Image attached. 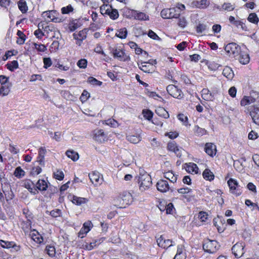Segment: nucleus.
Returning a JSON list of instances; mask_svg holds the SVG:
<instances>
[{
  "label": "nucleus",
  "mask_w": 259,
  "mask_h": 259,
  "mask_svg": "<svg viewBox=\"0 0 259 259\" xmlns=\"http://www.w3.org/2000/svg\"><path fill=\"white\" fill-rule=\"evenodd\" d=\"M5 197L7 201L12 200L14 197V194L11 190V187L9 183L1 179L0 201H4Z\"/></svg>",
  "instance_id": "nucleus-1"
},
{
  "label": "nucleus",
  "mask_w": 259,
  "mask_h": 259,
  "mask_svg": "<svg viewBox=\"0 0 259 259\" xmlns=\"http://www.w3.org/2000/svg\"><path fill=\"white\" fill-rule=\"evenodd\" d=\"M135 181L139 184V189L141 191L148 189L152 185L150 176L147 172L140 173L139 176L135 177Z\"/></svg>",
  "instance_id": "nucleus-2"
},
{
  "label": "nucleus",
  "mask_w": 259,
  "mask_h": 259,
  "mask_svg": "<svg viewBox=\"0 0 259 259\" xmlns=\"http://www.w3.org/2000/svg\"><path fill=\"white\" fill-rule=\"evenodd\" d=\"M219 247L218 243L215 240L207 239L203 244V249L205 252L209 253H214Z\"/></svg>",
  "instance_id": "nucleus-3"
},
{
  "label": "nucleus",
  "mask_w": 259,
  "mask_h": 259,
  "mask_svg": "<svg viewBox=\"0 0 259 259\" xmlns=\"http://www.w3.org/2000/svg\"><path fill=\"white\" fill-rule=\"evenodd\" d=\"M240 50V47L234 42L228 44L225 47V50L226 53L229 56L234 58L237 57L239 55Z\"/></svg>",
  "instance_id": "nucleus-4"
},
{
  "label": "nucleus",
  "mask_w": 259,
  "mask_h": 259,
  "mask_svg": "<svg viewBox=\"0 0 259 259\" xmlns=\"http://www.w3.org/2000/svg\"><path fill=\"white\" fill-rule=\"evenodd\" d=\"M110 53L113 55L114 58L118 59L120 61H125L130 59V57L125 55L124 52L121 49L119 48H110Z\"/></svg>",
  "instance_id": "nucleus-5"
},
{
  "label": "nucleus",
  "mask_w": 259,
  "mask_h": 259,
  "mask_svg": "<svg viewBox=\"0 0 259 259\" xmlns=\"http://www.w3.org/2000/svg\"><path fill=\"white\" fill-rule=\"evenodd\" d=\"M180 14L177 13L175 8L170 9H164L161 12V16L164 19L177 18L180 16Z\"/></svg>",
  "instance_id": "nucleus-6"
},
{
  "label": "nucleus",
  "mask_w": 259,
  "mask_h": 259,
  "mask_svg": "<svg viewBox=\"0 0 259 259\" xmlns=\"http://www.w3.org/2000/svg\"><path fill=\"white\" fill-rule=\"evenodd\" d=\"M244 247V243L237 242L232 247V253L236 257L240 258L245 253Z\"/></svg>",
  "instance_id": "nucleus-7"
},
{
  "label": "nucleus",
  "mask_w": 259,
  "mask_h": 259,
  "mask_svg": "<svg viewBox=\"0 0 259 259\" xmlns=\"http://www.w3.org/2000/svg\"><path fill=\"white\" fill-rule=\"evenodd\" d=\"M166 90L168 93L175 98L181 99L183 97V93L181 90L177 87L170 84L166 87Z\"/></svg>",
  "instance_id": "nucleus-8"
},
{
  "label": "nucleus",
  "mask_w": 259,
  "mask_h": 259,
  "mask_svg": "<svg viewBox=\"0 0 259 259\" xmlns=\"http://www.w3.org/2000/svg\"><path fill=\"white\" fill-rule=\"evenodd\" d=\"M89 177L91 182L96 186L100 185L103 181L102 176L97 171H93L89 174Z\"/></svg>",
  "instance_id": "nucleus-9"
},
{
  "label": "nucleus",
  "mask_w": 259,
  "mask_h": 259,
  "mask_svg": "<svg viewBox=\"0 0 259 259\" xmlns=\"http://www.w3.org/2000/svg\"><path fill=\"white\" fill-rule=\"evenodd\" d=\"M57 13L56 11H49L44 12L42 16L49 21H51L55 23L60 22L61 19L56 17Z\"/></svg>",
  "instance_id": "nucleus-10"
},
{
  "label": "nucleus",
  "mask_w": 259,
  "mask_h": 259,
  "mask_svg": "<svg viewBox=\"0 0 259 259\" xmlns=\"http://www.w3.org/2000/svg\"><path fill=\"white\" fill-rule=\"evenodd\" d=\"M93 139L97 142L102 143L107 141V135L103 130H96L94 131Z\"/></svg>",
  "instance_id": "nucleus-11"
},
{
  "label": "nucleus",
  "mask_w": 259,
  "mask_h": 259,
  "mask_svg": "<svg viewBox=\"0 0 259 259\" xmlns=\"http://www.w3.org/2000/svg\"><path fill=\"white\" fill-rule=\"evenodd\" d=\"M157 243L159 247L163 248H167L172 246V240L170 239L166 240L162 235L157 238Z\"/></svg>",
  "instance_id": "nucleus-12"
},
{
  "label": "nucleus",
  "mask_w": 259,
  "mask_h": 259,
  "mask_svg": "<svg viewBox=\"0 0 259 259\" xmlns=\"http://www.w3.org/2000/svg\"><path fill=\"white\" fill-rule=\"evenodd\" d=\"M156 186L157 190L161 192H166L169 189L168 182L165 180H159L157 183Z\"/></svg>",
  "instance_id": "nucleus-13"
},
{
  "label": "nucleus",
  "mask_w": 259,
  "mask_h": 259,
  "mask_svg": "<svg viewBox=\"0 0 259 259\" xmlns=\"http://www.w3.org/2000/svg\"><path fill=\"white\" fill-rule=\"evenodd\" d=\"M132 16L134 17L135 19L145 21L149 19V16L145 13L140 12L137 11L132 10L131 12Z\"/></svg>",
  "instance_id": "nucleus-14"
},
{
  "label": "nucleus",
  "mask_w": 259,
  "mask_h": 259,
  "mask_svg": "<svg viewBox=\"0 0 259 259\" xmlns=\"http://www.w3.org/2000/svg\"><path fill=\"white\" fill-rule=\"evenodd\" d=\"M23 186L27 189L31 193L34 194L37 192L35 184L30 180H25L23 182Z\"/></svg>",
  "instance_id": "nucleus-15"
},
{
  "label": "nucleus",
  "mask_w": 259,
  "mask_h": 259,
  "mask_svg": "<svg viewBox=\"0 0 259 259\" xmlns=\"http://www.w3.org/2000/svg\"><path fill=\"white\" fill-rule=\"evenodd\" d=\"M237 57L239 62L242 64H247L249 62L250 58L249 55L245 52L240 50L239 54Z\"/></svg>",
  "instance_id": "nucleus-16"
},
{
  "label": "nucleus",
  "mask_w": 259,
  "mask_h": 259,
  "mask_svg": "<svg viewBox=\"0 0 259 259\" xmlns=\"http://www.w3.org/2000/svg\"><path fill=\"white\" fill-rule=\"evenodd\" d=\"M120 195L121 196V198H122V201L124 206L129 205L132 202L133 198L130 193L124 192L120 194Z\"/></svg>",
  "instance_id": "nucleus-17"
},
{
  "label": "nucleus",
  "mask_w": 259,
  "mask_h": 259,
  "mask_svg": "<svg viewBox=\"0 0 259 259\" xmlns=\"http://www.w3.org/2000/svg\"><path fill=\"white\" fill-rule=\"evenodd\" d=\"M143 64H144V62H142L141 64H139V63H138V65L139 68L144 72L149 73H152L154 71L155 67L152 66V65H146Z\"/></svg>",
  "instance_id": "nucleus-18"
},
{
  "label": "nucleus",
  "mask_w": 259,
  "mask_h": 259,
  "mask_svg": "<svg viewBox=\"0 0 259 259\" xmlns=\"http://www.w3.org/2000/svg\"><path fill=\"white\" fill-rule=\"evenodd\" d=\"M167 148L168 150L175 152L178 157H180L182 156L181 151L175 142H172L168 143Z\"/></svg>",
  "instance_id": "nucleus-19"
},
{
  "label": "nucleus",
  "mask_w": 259,
  "mask_h": 259,
  "mask_svg": "<svg viewBox=\"0 0 259 259\" xmlns=\"http://www.w3.org/2000/svg\"><path fill=\"white\" fill-rule=\"evenodd\" d=\"M186 166L185 169L186 170L191 174H198L199 171V168L197 165L194 163H189L188 164H185Z\"/></svg>",
  "instance_id": "nucleus-20"
},
{
  "label": "nucleus",
  "mask_w": 259,
  "mask_h": 259,
  "mask_svg": "<svg viewBox=\"0 0 259 259\" xmlns=\"http://www.w3.org/2000/svg\"><path fill=\"white\" fill-rule=\"evenodd\" d=\"M250 115L253 122L256 125H259V108H254L251 111H250Z\"/></svg>",
  "instance_id": "nucleus-21"
},
{
  "label": "nucleus",
  "mask_w": 259,
  "mask_h": 259,
  "mask_svg": "<svg viewBox=\"0 0 259 259\" xmlns=\"http://www.w3.org/2000/svg\"><path fill=\"white\" fill-rule=\"evenodd\" d=\"M205 151L208 155L212 156L213 154H215V146L212 143H206L205 146Z\"/></svg>",
  "instance_id": "nucleus-22"
},
{
  "label": "nucleus",
  "mask_w": 259,
  "mask_h": 259,
  "mask_svg": "<svg viewBox=\"0 0 259 259\" xmlns=\"http://www.w3.org/2000/svg\"><path fill=\"white\" fill-rule=\"evenodd\" d=\"M73 38L75 39L82 41L87 37V30L85 29L79 31L78 33H74L73 34Z\"/></svg>",
  "instance_id": "nucleus-23"
},
{
  "label": "nucleus",
  "mask_w": 259,
  "mask_h": 259,
  "mask_svg": "<svg viewBox=\"0 0 259 259\" xmlns=\"http://www.w3.org/2000/svg\"><path fill=\"white\" fill-rule=\"evenodd\" d=\"M201 93L202 97L204 100L206 101H212L214 99L213 96L208 89H203Z\"/></svg>",
  "instance_id": "nucleus-24"
},
{
  "label": "nucleus",
  "mask_w": 259,
  "mask_h": 259,
  "mask_svg": "<svg viewBox=\"0 0 259 259\" xmlns=\"http://www.w3.org/2000/svg\"><path fill=\"white\" fill-rule=\"evenodd\" d=\"M12 86L11 83H7V84L2 85L0 88V96H6L9 94L10 92V89Z\"/></svg>",
  "instance_id": "nucleus-25"
},
{
  "label": "nucleus",
  "mask_w": 259,
  "mask_h": 259,
  "mask_svg": "<svg viewBox=\"0 0 259 259\" xmlns=\"http://www.w3.org/2000/svg\"><path fill=\"white\" fill-rule=\"evenodd\" d=\"M30 236L35 242L38 243H40L43 241L42 237L39 234L38 232L35 230H33L31 232Z\"/></svg>",
  "instance_id": "nucleus-26"
},
{
  "label": "nucleus",
  "mask_w": 259,
  "mask_h": 259,
  "mask_svg": "<svg viewBox=\"0 0 259 259\" xmlns=\"http://www.w3.org/2000/svg\"><path fill=\"white\" fill-rule=\"evenodd\" d=\"M156 113L159 116L167 118L169 117V114L168 112L163 107H157L155 110Z\"/></svg>",
  "instance_id": "nucleus-27"
},
{
  "label": "nucleus",
  "mask_w": 259,
  "mask_h": 259,
  "mask_svg": "<svg viewBox=\"0 0 259 259\" xmlns=\"http://www.w3.org/2000/svg\"><path fill=\"white\" fill-rule=\"evenodd\" d=\"M66 155L67 156L72 159L73 161H77L79 158V155L78 153L72 150H68L66 152Z\"/></svg>",
  "instance_id": "nucleus-28"
},
{
  "label": "nucleus",
  "mask_w": 259,
  "mask_h": 259,
  "mask_svg": "<svg viewBox=\"0 0 259 259\" xmlns=\"http://www.w3.org/2000/svg\"><path fill=\"white\" fill-rule=\"evenodd\" d=\"M164 177L168 180L170 182L175 183L177 180V175H175L171 171H168L164 173Z\"/></svg>",
  "instance_id": "nucleus-29"
},
{
  "label": "nucleus",
  "mask_w": 259,
  "mask_h": 259,
  "mask_svg": "<svg viewBox=\"0 0 259 259\" xmlns=\"http://www.w3.org/2000/svg\"><path fill=\"white\" fill-rule=\"evenodd\" d=\"M71 201L75 204L80 205L85 203L87 202V199L84 198L73 196L71 198Z\"/></svg>",
  "instance_id": "nucleus-30"
},
{
  "label": "nucleus",
  "mask_w": 259,
  "mask_h": 259,
  "mask_svg": "<svg viewBox=\"0 0 259 259\" xmlns=\"http://www.w3.org/2000/svg\"><path fill=\"white\" fill-rule=\"evenodd\" d=\"M127 141L133 144L138 143L141 141V137L140 135H129L126 136Z\"/></svg>",
  "instance_id": "nucleus-31"
},
{
  "label": "nucleus",
  "mask_w": 259,
  "mask_h": 259,
  "mask_svg": "<svg viewBox=\"0 0 259 259\" xmlns=\"http://www.w3.org/2000/svg\"><path fill=\"white\" fill-rule=\"evenodd\" d=\"M80 26L77 20H74L69 22L68 25V29L70 32H73Z\"/></svg>",
  "instance_id": "nucleus-32"
},
{
  "label": "nucleus",
  "mask_w": 259,
  "mask_h": 259,
  "mask_svg": "<svg viewBox=\"0 0 259 259\" xmlns=\"http://www.w3.org/2000/svg\"><path fill=\"white\" fill-rule=\"evenodd\" d=\"M36 187L40 191H46L48 188V184L45 180H39L36 184Z\"/></svg>",
  "instance_id": "nucleus-33"
},
{
  "label": "nucleus",
  "mask_w": 259,
  "mask_h": 259,
  "mask_svg": "<svg viewBox=\"0 0 259 259\" xmlns=\"http://www.w3.org/2000/svg\"><path fill=\"white\" fill-rule=\"evenodd\" d=\"M202 175L206 180L211 181L214 179V175L209 169H205L203 172Z\"/></svg>",
  "instance_id": "nucleus-34"
},
{
  "label": "nucleus",
  "mask_w": 259,
  "mask_h": 259,
  "mask_svg": "<svg viewBox=\"0 0 259 259\" xmlns=\"http://www.w3.org/2000/svg\"><path fill=\"white\" fill-rule=\"evenodd\" d=\"M121 196L120 194L117 197L114 199L113 203L114 205L119 208L125 207L123 202L122 201V198H121Z\"/></svg>",
  "instance_id": "nucleus-35"
},
{
  "label": "nucleus",
  "mask_w": 259,
  "mask_h": 259,
  "mask_svg": "<svg viewBox=\"0 0 259 259\" xmlns=\"http://www.w3.org/2000/svg\"><path fill=\"white\" fill-rule=\"evenodd\" d=\"M255 99L252 97L245 96L241 101L240 104L241 106H245L247 105L250 104L254 102Z\"/></svg>",
  "instance_id": "nucleus-36"
},
{
  "label": "nucleus",
  "mask_w": 259,
  "mask_h": 259,
  "mask_svg": "<svg viewBox=\"0 0 259 259\" xmlns=\"http://www.w3.org/2000/svg\"><path fill=\"white\" fill-rule=\"evenodd\" d=\"M223 74L228 79L232 78L234 75L232 70L229 67H226L224 69L223 71Z\"/></svg>",
  "instance_id": "nucleus-37"
},
{
  "label": "nucleus",
  "mask_w": 259,
  "mask_h": 259,
  "mask_svg": "<svg viewBox=\"0 0 259 259\" xmlns=\"http://www.w3.org/2000/svg\"><path fill=\"white\" fill-rule=\"evenodd\" d=\"M107 15L109 16L110 18L113 20H115L118 18L119 14L118 11L115 9H113L112 6L110 9L109 13Z\"/></svg>",
  "instance_id": "nucleus-38"
},
{
  "label": "nucleus",
  "mask_w": 259,
  "mask_h": 259,
  "mask_svg": "<svg viewBox=\"0 0 259 259\" xmlns=\"http://www.w3.org/2000/svg\"><path fill=\"white\" fill-rule=\"evenodd\" d=\"M25 171L21 168L20 166L17 167L14 172V175L17 178H21L25 176Z\"/></svg>",
  "instance_id": "nucleus-39"
},
{
  "label": "nucleus",
  "mask_w": 259,
  "mask_h": 259,
  "mask_svg": "<svg viewBox=\"0 0 259 259\" xmlns=\"http://www.w3.org/2000/svg\"><path fill=\"white\" fill-rule=\"evenodd\" d=\"M111 7V5L104 3V4L100 8L101 13L102 15H107V14L109 12Z\"/></svg>",
  "instance_id": "nucleus-40"
},
{
  "label": "nucleus",
  "mask_w": 259,
  "mask_h": 259,
  "mask_svg": "<svg viewBox=\"0 0 259 259\" xmlns=\"http://www.w3.org/2000/svg\"><path fill=\"white\" fill-rule=\"evenodd\" d=\"M127 33L126 29L125 28H122L118 31L115 35L118 37L123 39L126 38Z\"/></svg>",
  "instance_id": "nucleus-41"
},
{
  "label": "nucleus",
  "mask_w": 259,
  "mask_h": 259,
  "mask_svg": "<svg viewBox=\"0 0 259 259\" xmlns=\"http://www.w3.org/2000/svg\"><path fill=\"white\" fill-rule=\"evenodd\" d=\"M19 10L22 13H24L27 11V6L26 2L24 0H20L18 3Z\"/></svg>",
  "instance_id": "nucleus-42"
},
{
  "label": "nucleus",
  "mask_w": 259,
  "mask_h": 259,
  "mask_svg": "<svg viewBox=\"0 0 259 259\" xmlns=\"http://www.w3.org/2000/svg\"><path fill=\"white\" fill-rule=\"evenodd\" d=\"M7 68L11 71H14V69L18 68V62L16 60L13 61L10 63H8L6 65Z\"/></svg>",
  "instance_id": "nucleus-43"
},
{
  "label": "nucleus",
  "mask_w": 259,
  "mask_h": 259,
  "mask_svg": "<svg viewBox=\"0 0 259 259\" xmlns=\"http://www.w3.org/2000/svg\"><path fill=\"white\" fill-rule=\"evenodd\" d=\"M0 244L2 247L6 248L14 247L15 245L13 242L5 241L3 240H0Z\"/></svg>",
  "instance_id": "nucleus-44"
},
{
  "label": "nucleus",
  "mask_w": 259,
  "mask_h": 259,
  "mask_svg": "<svg viewBox=\"0 0 259 259\" xmlns=\"http://www.w3.org/2000/svg\"><path fill=\"white\" fill-rule=\"evenodd\" d=\"M235 9L234 5L230 3H225L222 6V9L224 11H231Z\"/></svg>",
  "instance_id": "nucleus-45"
},
{
  "label": "nucleus",
  "mask_w": 259,
  "mask_h": 259,
  "mask_svg": "<svg viewBox=\"0 0 259 259\" xmlns=\"http://www.w3.org/2000/svg\"><path fill=\"white\" fill-rule=\"evenodd\" d=\"M228 184L231 190L234 191L238 186V183L235 180L231 178L228 181Z\"/></svg>",
  "instance_id": "nucleus-46"
},
{
  "label": "nucleus",
  "mask_w": 259,
  "mask_h": 259,
  "mask_svg": "<svg viewBox=\"0 0 259 259\" xmlns=\"http://www.w3.org/2000/svg\"><path fill=\"white\" fill-rule=\"evenodd\" d=\"M208 0H201L200 1H197L195 2V5L198 8H204L208 5Z\"/></svg>",
  "instance_id": "nucleus-47"
},
{
  "label": "nucleus",
  "mask_w": 259,
  "mask_h": 259,
  "mask_svg": "<svg viewBox=\"0 0 259 259\" xmlns=\"http://www.w3.org/2000/svg\"><path fill=\"white\" fill-rule=\"evenodd\" d=\"M178 25L179 27L184 28L187 25V21L184 17H179Z\"/></svg>",
  "instance_id": "nucleus-48"
},
{
  "label": "nucleus",
  "mask_w": 259,
  "mask_h": 259,
  "mask_svg": "<svg viewBox=\"0 0 259 259\" xmlns=\"http://www.w3.org/2000/svg\"><path fill=\"white\" fill-rule=\"evenodd\" d=\"M248 20L251 23L257 24L259 20L256 14L251 13L249 15Z\"/></svg>",
  "instance_id": "nucleus-49"
},
{
  "label": "nucleus",
  "mask_w": 259,
  "mask_h": 259,
  "mask_svg": "<svg viewBox=\"0 0 259 259\" xmlns=\"http://www.w3.org/2000/svg\"><path fill=\"white\" fill-rule=\"evenodd\" d=\"M31 223L29 220H27L26 221L24 222L22 224V228L25 232H28V230L31 228Z\"/></svg>",
  "instance_id": "nucleus-50"
},
{
  "label": "nucleus",
  "mask_w": 259,
  "mask_h": 259,
  "mask_svg": "<svg viewBox=\"0 0 259 259\" xmlns=\"http://www.w3.org/2000/svg\"><path fill=\"white\" fill-rule=\"evenodd\" d=\"M88 82L92 85L98 86H100L102 84V82L98 80L93 77H89L88 79Z\"/></svg>",
  "instance_id": "nucleus-51"
},
{
  "label": "nucleus",
  "mask_w": 259,
  "mask_h": 259,
  "mask_svg": "<svg viewBox=\"0 0 259 259\" xmlns=\"http://www.w3.org/2000/svg\"><path fill=\"white\" fill-rule=\"evenodd\" d=\"M46 250L47 253L51 257L54 256L56 254L55 248L52 246H47Z\"/></svg>",
  "instance_id": "nucleus-52"
},
{
  "label": "nucleus",
  "mask_w": 259,
  "mask_h": 259,
  "mask_svg": "<svg viewBox=\"0 0 259 259\" xmlns=\"http://www.w3.org/2000/svg\"><path fill=\"white\" fill-rule=\"evenodd\" d=\"M143 114L144 117L148 120H150L153 116V113L149 110H143Z\"/></svg>",
  "instance_id": "nucleus-53"
},
{
  "label": "nucleus",
  "mask_w": 259,
  "mask_h": 259,
  "mask_svg": "<svg viewBox=\"0 0 259 259\" xmlns=\"http://www.w3.org/2000/svg\"><path fill=\"white\" fill-rule=\"evenodd\" d=\"M40 27H42V25L40 23H39L38 25V29L34 31V35L36 37L40 38L42 36H44V34L42 31L40 29Z\"/></svg>",
  "instance_id": "nucleus-54"
},
{
  "label": "nucleus",
  "mask_w": 259,
  "mask_h": 259,
  "mask_svg": "<svg viewBox=\"0 0 259 259\" xmlns=\"http://www.w3.org/2000/svg\"><path fill=\"white\" fill-rule=\"evenodd\" d=\"M35 49L39 52H44L47 50V47L42 44H34Z\"/></svg>",
  "instance_id": "nucleus-55"
},
{
  "label": "nucleus",
  "mask_w": 259,
  "mask_h": 259,
  "mask_svg": "<svg viewBox=\"0 0 259 259\" xmlns=\"http://www.w3.org/2000/svg\"><path fill=\"white\" fill-rule=\"evenodd\" d=\"M207 28L206 25L204 24L199 23L196 27V31L197 33H200L204 31Z\"/></svg>",
  "instance_id": "nucleus-56"
},
{
  "label": "nucleus",
  "mask_w": 259,
  "mask_h": 259,
  "mask_svg": "<svg viewBox=\"0 0 259 259\" xmlns=\"http://www.w3.org/2000/svg\"><path fill=\"white\" fill-rule=\"evenodd\" d=\"M73 10V8L71 6V5H69L67 7H63L61 9V11L62 14H68L70 12H72Z\"/></svg>",
  "instance_id": "nucleus-57"
},
{
  "label": "nucleus",
  "mask_w": 259,
  "mask_h": 259,
  "mask_svg": "<svg viewBox=\"0 0 259 259\" xmlns=\"http://www.w3.org/2000/svg\"><path fill=\"white\" fill-rule=\"evenodd\" d=\"M77 65L80 68H85L87 65V61L84 59H81L77 62Z\"/></svg>",
  "instance_id": "nucleus-58"
},
{
  "label": "nucleus",
  "mask_w": 259,
  "mask_h": 259,
  "mask_svg": "<svg viewBox=\"0 0 259 259\" xmlns=\"http://www.w3.org/2000/svg\"><path fill=\"white\" fill-rule=\"evenodd\" d=\"M64 174L63 171L60 170H57L55 172H54V177L55 179L58 180H62L64 178Z\"/></svg>",
  "instance_id": "nucleus-59"
},
{
  "label": "nucleus",
  "mask_w": 259,
  "mask_h": 259,
  "mask_svg": "<svg viewBox=\"0 0 259 259\" xmlns=\"http://www.w3.org/2000/svg\"><path fill=\"white\" fill-rule=\"evenodd\" d=\"M206 133V130L204 128H200L198 126H195V133L198 136H202L205 134Z\"/></svg>",
  "instance_id": "nucleus-60"
},
{
  "label": "nucleus",
  "mask_w": 259,
  "mask_h": 259,
  "mask_svg": "<svg viewBox=\"0 0 259 259\" xmlns=\"http://www.w3.org/2000/svg\"><path fill=\"white\" fill-rule=\"evenodd\" d=\"M44 68H48L52 65V60L50 58H44L43 59Z\"/></svg>",
  "instance_id": "nucleus-61"
},
{
  "label": "nucleus",
  "mask_w": 259,
  "mask_h": 259,
  "mask_svg": "<svg viewBox=\"0 0 259 259\" xmlns=\"http://www.w3.org/2000/svg\"><path fill=\"white\" fill-rule=\"evenodd\" d=\"M9 78L8 77H7L5 75H0V83L1 85H5L7 84V83H10L9 82Z\"/></svg>",
  "instance_id": "nucleus-62"
},
{
  "label": "nucleus",
  "mask_w": 259,
  "mask_h": 259,
  "mask_svg": "<svg viewBox=\"0 0 259 259\" xmlns=\"http://www.w3.org/2000/svg\"><path fill=\"white\" fill-rule=\"evenodd\" d=\"M174 209V207L171 203L168 204L165 207L166 212L167 214H172Z\"/></svg>",
  "instance_id": "nucleus-63"
},
{
  "label": "nucleus",
  "mask_w": 259,
  "mask_h": 259,
  "mask_svg": "<svg viewBox=\"0 0 259 259\" xmlns=\"http://www.w3.org/2000/svg\"><path fill=\"white\" fill-rule=\"evenodd\" d=\"M207 216L208 215L205 212L200 211L199 213L198 218L201 222H205L207 219Z\"/></svg>",
  "instance_id": "nucleus-64"
}]
</instances>
